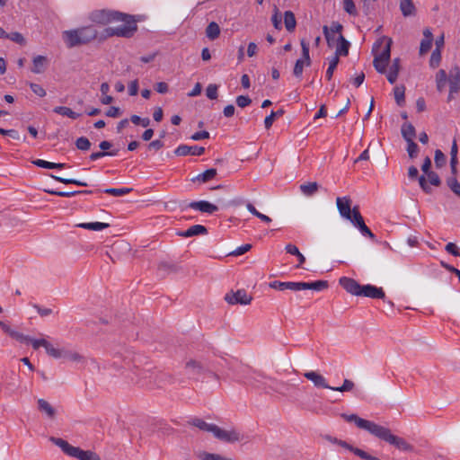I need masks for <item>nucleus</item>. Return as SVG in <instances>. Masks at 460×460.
<instances>
[{"label":"nucleus","mask_w":460,"mask_h":460,"mask_svg":"<svg viewBox=\"0 0 460 460\" xmlns=\"http://www.w3.org/2000/svg\"><path fill=\"white\" fill-rule=\"evenodd\" d=\"M90 20L100 25H108L113 22H121V25L108 27L103 30V40L117 36L130 38L137 30V22L133 16L111 10H97L90 14Z\"/></svg>","instance_id":"nucleus-1"},{"label":"nucleus","mask_w":460,"mask_h":460,"mask_svg":"<svg viewBox=\"0 0 460 460\" xmlns=\"http://www.w3.org/2000/svg\"><path fill=\"white\" fill-rule=\"evenodd\" d=\"M98 36L97 31L93 26H84L75 30L65 31L62 38L68 48L86 44Z\"/></svg>","instance_id":"nucleus-2"},{"label":"nucleus","mask_w":460,"mask_h":460,"mask_svg":"<svg viewBox=\"0 0 460 460\" xmlns=\"http://www.w3.org/2000/svg\"><path fill=\"white\" fill-rule=\"evenodd\" d=\"M392 40L387 37H381L374 44L373 52L375 55L374 66L378 73L384 74L391 57Z\"/></svg>","instance_id":"nucleus-3"},{"label":"nucleus","mask_w":460,"mask_h":460,"mask_svg":"<svg viewBox=\"0 0 460 460\" xmlns=\"http://www.w3.org/2000/svg\"><path fill=\"white\" fill-rule=\"evenodd\" d=\"M270 288L279 291H283L286 289H289L292 291H301L305 289L321 291L328 288V283L325 280H317L314 282H281L275 280L270 283Z\"/></svg>","instance_id":"nucleus-4"},{"label":"nucleus","mask_w":460,"mask_h":460,"mask_svg":"<svg viewBox=\"0 0 460 460\" xmlns=\"http://www.w3.org/2000/svg\"><path fill=\"white\" fill-rule=\"evenodd\" d=\"M50 441L58 446L68 456L78 460H102L96 453L91 450H83L78 447H74L62 438L52 437L50 438Z\"/></svg>","instance_id":"nucleus-5"},{"label":"nucleus","mask_w":460,"mask_h":460,"mask_svg":"<svg viewBox=\"0 0 460 460\" xmlns=\"http://www.w3.org/2000/svg\"><path fill=\"white\" fill-rule=\"evenodd\" d=\"M374 436L379 439H382V440L389 443L390 445L394 446L399 450H402V451H411L412 450L411 445H410L402 438L394 435L391 432V430L386 427L379 425V427Z\"/></svg>","instance_id":"nucleus-6"},{"label":"nucleus","mask_w":460,"mask_h":460,"mask_svg":"<svg viewBox=\"0 0 460 460\" xmlns=\"http://www.w3.org/2000/svg\"><path fill=\"white\" fill-rule=\"evenodd\" d=\"M213 435L217 439L226 443H235L243 439V435L235 428L224 429L218 426H215Z\"/></svg>","instance_id":"nucleus-7"},{"label":"nucleus","mask_w":460,"mask_h":460,"mask_svg":"<svg viewBox=\"0 0 460 460\" xmlns=\"http://www.w3.org/2000/svg\"><path fill=\"white\" fill-rule=\"evenodd\" d=\"M300 44L302 48V58L296 60L293 70V74L296 77L302 75L305 66H309L311 64L309 44L305 40H301Z\"/></svg>","instance_id":"nucleus-8"},{"label":"nucleus","mask_w":460,"mask_h":460,"mask_svg":"<svg viewBox=\"0 0 460 460\" xmlns=\"http://www.w3.org/2000/svg\"><path fill=\"white\" fill-rule=\"evenodd\" d=\"M342 417L349 422L353 421L357 425L358 428L367 430L373 436L375 435L376 431L377 430V429L379 427V424H377L374 421H370V420L362 419L356 414H350V415L343 414Z\"/></svg>","instance_id":"nucleus-9"},{"label":"nucleus","mask_w":460,"mask_h":460,"mask_svg":"<svg viewBox=\"0 0 460 460\" xmlns=\"http://www.w3.org/2000/svg\"><path fill=\"white\" fill-rule=\"evenodd\" d=\"M336 205L341 217L349 222L353 221L354 208H351V199L349 197H339L336 199Z\"/></svg>","instance_id":"nucleus-10"},{"label":"nucleus","mask_w":460,"mask_h":460,"mask_svg":"<svg viewBox=\"0 0 460 460\" xmlns=\"http://www.w3.org/2000/svg\"><path fill=\"white\" fill-rule=\"evenodd\" d=\"M342 26L339 22H332L330 27L324 25L323 28L327 44L330 48H333L339 42L338 36L341 35Z\"/></svg>","instance_id":"nucleus-11"},{"label":"nucleus","mask_w":460,"mask_h":460,"mask_svg":"<svg viewBox=\"0 0 460 460\" xmlns=\"http://www.w3.org/2000/svg\"><path fill=\"white\" fill-rule=\"evenodd\" d=\"M252 296L244 290L238 289L237 291L228 292L225 296V300L230 305H249L252 302Z\"/></svg>","instance_id":"nucleus-12"},{"label":"nucleus","mask_w":460,"mask_h":460,"mask_svg":"<svg viewBox=\"0 0 460 460\" xmlns=\"http://www.w3.org/2000/svg\"><path fill=\"white\" fill-rule=\"evenodd\" d=\"M29 343L31 344L34 349H38L40 347L44 348L46 353L51 358H58L60 356L59 352H58V348L50 343L46 338L35 339L30 337Z\"/></svg>","instance_id":"nucleus-13"},{"label":"nucleus","mask_w":460,"mask_h":460,"mask_svg":"<svg viewBox=\"0 0 460 460\" xmlns=\"http://www.w3.org/2000/svg\"><path fill=\"white\" fill-rule=\"evenodd\" d=\"M356 228L359 230V232L364 236H368L371 239L375 238V234L371 232V230L366 226L363 217L361 216L358 208L354 207V217L353 221L350 222Z\"/></svg>","instance_id":"nucleus-14"},{"label":"nucleus","mask_w":460,"mask_h":460,"mask_svg":"<svg viewBox=\"0 0 460 460\" xmlns=\"http://www.w3.org/2000/svg\"><path fill=\"white\" fill-rule=\"evenodd\" d=\"M448 84L450 88L448 99L451 100L453 98V94L458 93L460 89V69L458 66H454L450 69Z\"/></svg>","instance_id":"nucleus-15"},{"label":"nucleus","mask_w":460,"mask_h":460,"mask_svg":"<svg viewBox=\"0 0 460 460\" xmlns=\"http://www.w3.org/2000/svg\"><path fill=\"white\" fill-rule=\"evenodd\" d=\"M340 285L349 294L360 296L362 286L353 279L342 277L339 280Z\"/></svg>","instance_id":"nucleus-16"},{"label":"nucleus","mask_w":460,"mask_h":460,"mask_svg":"<svg viewBox=\"0 0 460 460\" xmlns=\"http://www.w3.org/2000/svg\"><path fill=\"white\" fill-rule=\"evenodd\" d=\"M205 152V148L199 146H187V145H180L175 150L174 154L178 156H186V155H201Z\"/></svg>","instance_id":"nucleus-17"},{"label":"nucleus","mask_w":460,"mask_h":460,"mask_svg":"<svg viewBox=\"0 0 460 460\" xmlns=\"http://www.w3.org/2000/svg\"><path fill=\"white\" fill-rule=\"evenodd\" d=\"M49 65V60L46 56L38 55L32 58L31 72L36 75L43 74Z\"/></svg>","instance_id":"nucleus-18"},{"label":"nucleus","mask_w":460,"mask_h":460,"mask_svg":"<svg viewBox=\"0 0 460 460\" xmlns=\"http://www.w3.org/2000/svg\"><path fill=\"white\" fill-rule=\"evenodd\" d=\"M304 376L314 383L316 387L332 389L323 376L315 372V371H308L304 374Z\"/></svg>","instance_id":"nucleus-19"},{"label":"nucleus","mask_w":460,"mask_h":460,"mask_svg":"<svg viewBox=\"0 0 460 460\" xmlns=\"http://www.w3.org/2000/svg\"><path fill=\"white\" fill-rule=\"evenodd\" d=\"M360 296L370 298H384L385 292L381 288H376L368 284L362 286Z\"/></svg>","instance_id":"nucleus-20"},{"label":"nucleus","mask_w":460,"mask_h":460,"mask_svg":"<svg viewBox=\"0 0 460 460\" xmlns=\"http://www.w3.org/2000/svg\"><path fill=\"white\" fill-rule=\"evenodd\" d=\"M189 207L195 210H199L200 212L208 214H213L218 209V208L216 205L206 200L193 201L190 203Z\"/></svg>","instance_id":"nucleus-21"},{"label":"nucleus","mask_w":460,"mask_h":460,"mask_svg":"<svg viewBox=\"0 0 460 460\" xmlns=\"http://www.w3.org/2000/svg\"><path fill=\"white\" fill-rule=\"evenodd\" d=\"M432 42H433L432 31H430V29L426 28L423 31V39L421 40L420 45V54L423 55V54L427 53L431 49Z\"/></svg>","instance_id":"nucleus-22"},{"label":"nucleus","mask_w":460,"mask_h":460,"mask_svg":"<svg viewBox=\"0 0 460 460\" xmlns=\"http://www.w3.org/2000/svg\"><path fill=\"white\" fill-rule=\"evenodd\" d=\"M59 357L55 358L56 359L66 358L73 362H83L84 357L76 351L68 350L65 348H58Z\"/></svg>","instance_id":"nucleus-23"},{"label":"nucleus","mask_w":460,"mask_h":460,"mask_svg":"<svg viewBox=\"0 0 460 460\" xmlns=\"http://www.w3.org/2000/svg\"><path fill=\"white\" fill-rule=\"evenodd\" d=\"M337 40L339 42L335 46L336 49L333 57L340 58V56H347L349 54V41H347L343 36H338Z\"/></svg>","instance_id":"nucleus-24"},{"label":"nucleus","mask_w":460,"mask_h":460,"mask_svg":"<svg viewBox=\"0 0 460 460\" xmlns=\"http://www.w3.org/2000/svg\"><path fill=\"white\" fill-rule=\"evenodd\" d=\"M186 371L190 376H195L199 375L203 371V366L193 359L186 362Z\"/></svg>","instance_id":"nucleus-25"},{"label":"nucleus","mask_w":460,"mask_h":460,"mask_svg":"<svg viewBox=\"0 0 460 460\" xmlns=\"http://www.w3.org/2000/svg\"><path fill=\"white\" fill-rule=\"evenodd\" d=\"M53 111L57 114L70 118L72 119H76L81 116L80 113L74 111L66 106H57L54 108Z\"/></svg>","instance_id":"nucleus-26"},{"label":"nucleus","mask_w":460,"mask_h":460,"mask_svg":"<svg viewBox=\"0 0 460 460\" xmlns=\"http://www.w3.org/2000/svg\"><path fill=\"white\" fill-rule=\"evenodd\" d=\"M207 228L201 225H194L189 227L186 231L181 234L183 237H190L194 235L205 234H207Z\"/></svg>","instance_id":"nucleus-27"},{"label":"nucleus","mask_w":460,"mask_h":460,"mask_svg":"<svg viewBox=\"0 0 460 460\" xmlns=\"http://www.w3.org/2000/svg\"><path fill=\"white\" fill-rule=\"evenodd\" d=\"M77 227L91 230V231H102L110 226L107 223L92 222V223H80L76 225Z\"/></svg>","instance_id":"nucleus-28"},{"label":"nucleus","mask_w":460,"mask_h":460,"mask_svg":"<svg viewBox=\"0 0 460 460\" xmlns=\"http://www.w3.org/2000/svg\"><path fill=\"white\" fill-rule=\"evenodd\" d=\"M400 70V61L398 58L394 59L393 64L391 65L389 71L387 73V80L390 84H394Z\"/></svg>","instance_id":"nucleus-29"},{"label":"nucleus","mask_w":460,"mask_h":460,"mask_svg":"<svg viewBox=\"0 0 460 460\" xmlns=\"http://www.w3.org/2000/svg\"><path fill=\"white\" fill-rule=\"evenodd\" d=\"M402 135L406 142L413 141L416 136L414 127L411 123H404L402 126Z\"/></svg>","instance_id":"nucleus-30"},{"label":"nucleus","mask_w":460,"mask_h":460,"mask_svg":"<svg viewBox=\"0 0 460 460\" xmlns=\"http://www.w3.org/2000/svg\"><path fill=\"white\" fill-rule=\"evenodd\" d=\"M400 10L403 16H411L415 13V6L411 0H401Z\"/></svg>","instance_id":"nucleus-31"},{"label":"nucleus","mask_w":460,"mask_h":460,"mask_svg":"<svg viewBox=\"0 0 460 460\" xmlns=\"http://www.w3.org/2000/svg\"><path fill=\"white\" fill-rule=\"evenodd\" d=\"M40 411L44 412L49 418L53 419L56 415L55 409L44 399L38 400Z\"/></svg>","instance_id":"nucleus-32"},{"label":"nucleus","mask_w":460,"mask_h":460,"mask_svg":"<svg viewBox=\"0 0 460 460\" xmlns=\"http://www.w3.org/2000/svg\"><path fill=\"white\" fill-rule=\"evenodd\" d=\"M190 423L201 430L210 432L212 434L216 426V424L207 423L206 421L198 418L191 420Z\"/></svg>","instance_id":"nucleus-33"},{"label":"nucleus","mask_w":460,"mask_h":460,"mask_svg":"<svg viewBox=\"0 0 460 460\" xmlns=\"http://www.w3.org/2000/svg\"><path fill=\"white\" fill-rule=\"evenodd\" d=\"M448 82L447 75L444 69H440L436 74V84L438 92H442Z\"/></svg>","instance_id":"nucleus-34"},{"label":"nucleus","mask_w":460,"mask_h":460,"mask_svg":"<svg viewBox=\"0 0 460 460\" xmlns=\"http://www.w3.org/2000/svg\"><path fill=\"white\" fill-rule=\"evenodd\" d=\"M285 250L289 254H292V255H295L297 257L298 259V265H297V268H300L305 261V256L299 252L298 248L292 244V243H288L286 245L285 247Z\"/></svg>","instance_id":"nucleus-35"},{"label":"nucleus","mask_w":460,"mask_h":460,"mask_svg":"<svg viewBox=\"0 0 460 460\" xmlns=\"http://www.w3.org/2000/svg\"><path fill=\"white\" fill-rule=\"evenodd\" d=\"M219 34H220L219 25L215 22H211L206 28V36L209 40H214L218 38Z\"/></svg>","instance_id":"nucleus-36"},{"label":"nucleus","mask_w":460,"mask_h":460,"mask_svg":"<svg viewBox=\"0 0 460 460\" xmlns=\"http://www.w3.org/2000/svg\"><path fill=\"white\" fill-rule=\"evenodd\" d=\"M32 163H33V164H35L38 167L46 168V169H61V168L65 167V164H60V163L57 164V163L48 162V161H45L42 159L34 160Z\"/></svg>","instance_id":"nucleus-37"},{"label":"nucleus","mask_w":460,"mask_h":460,"mask_svg":"<svg viewBox=\"0 0 460 460\" xmlns=\"http://www.w3.org/2000/svg\"><path fill=\"white\" fill-rule=\"evenodd\" d=\"M285 27L288 31H293L296 28V18L291 11H286L284 13Z\"/></svg>","instance_id":"nucleus-38"},{"label":"nucleus","mask_w":460,"mask_h":460,"mask_svg":"<svg viewBox=\"0 0 460 460\" xmlns=\"http://www.w3.org/2000/svg\"><path fill=\"white\" fill-rule=\"evenodd\" d=\"M318 184L316 182H306L300 185L302 193L305 196H313L318 190Z\"/></svg>","instance_id":"nucleus-39"},{"label":"nucleus","mask_w":460,"mask_h":460,"mask_svg":"<svg viewBox=\"0 0 460 460\" xmlns=\"http://www.w3.org/2000/svg\"><path fill=\"white\" fill-rule=\"evenodd\" d=\"M339 58L337 57H331L328 59V68L326 71L325 77L328 81H330L333 75L334 70L336 69L338 64H339Z\"/></svg>","instance_id":"nucleus-40"},{"label":"nucleus","mask_w":460,"mask_h":460,"mask_svg":"<svg viewBox=\"0 0 460 460\" xmlns=\"http://www.w3.org/2000/svg\"><path fill=\"white\" fill-rule=\"evenodd\" d=\"M216 175H217V170L214 169V168H211V169H208V170L205 171L202 173H199L195 178V180H197L199 182H203L204 183V182H207V181L212 180L213 178H215Z\"/></svg>","instance_id":"nucleus-41"},{"label":"nucleus","mask_w":460,"mask_h":460,"mask_svg":"<svg viewBox=\"0 0 460 460\" xmlns=\"http://www.w3.org/2000/svg\"><path fill=\"white\" fill-rule=\"evenodd\" d=\"M51 177L53 179H55L57 181L62 182L64 184H75V185L83 186V187H85L88 185L86 182L79 181V180H75V179H66V178H62V177L56 176V175H52Z\"/></svg>","instance_id":"nucleus-42"},{"label":"nucleus","mask_w":460,"mask_h":460,"mask_svg":"<svg viewBox=\"0 0 460 460\" xmlns=\"http://www.w3.org/2000/svg\"><path fill=\"white\" fill-rule=\"evenodd\" d=\"M441 62V50L439 49H434L431 53L430 59H429V66L432 68H436L439 66Z\"/></svg>","instance_id":"nucleus-43"},{"label":"nucleus","mask_w":460,"mask_h":460,"mask_svg":"<svg viewBox=\"0 0 460 460\" xmlns=\"http://www.w3.org/2000/svg\"><path fill=\"white\" fill-rule=\"evenodd\" d=\"M404 92H405V88L402 85L396 86L394 89V99H395L397 104L400 106L402 105L404 102Z\"/></svg>","instance_id":"nucleus-44"},{"label":"nucleus","mask_w":460,"mask_h":460,"mask_svg":"<svg viewBox=\"0 0 460 460\" xmlns=\"http://www.w3.org/2000/svg\"><path fill=\"white\" fill-rule=\"evenodd\" d=\"M262 379H264V377L261 375H255L247 380V384L254 388L261 389L263 388Z\"/></svg>","instance_id":"nucleus-45"},{"label":"nucleus","mask_w":460,"mask_h":460,"mask_svg":"<svg viewBox=\"0 0 460 460\" xmlns=\"http://www.w3.org/2000/svg\"><path fill=\"white\" fill-rule=\"evenodd\" d=\"M354 383L351 381V380H349V379H345L343 381V384L341 386H338V387H334V386H332V391H338V392H349V391H351L353 388H354Z\"/></svg>","instance_id":"nucleus-46"},{"label":"nucleus","mask_w":460,"mask_h":460,"mask_svg":"<svg viewBox=\"0 0 460 460\" xmlns=\"http://www.w3.org/2000/svg\"><path fill=\"white\" fill-rule=\"evenodd\" d=\"M129 191H130V189H128V188H119V189L111 188V189L105 190V193L111 194L115 197H120V196L126 195Z\"/></svg>","instance_id":"nucleus-47"},{"label":"nucleus","mask_w":460,"mask_h":460,"mask_svg":"<svg viewBox=\"0 0 460 460\" xmlns=\"http://www.w3.org/2000/svg\"><path fill=\"white\" fill-rule=\"evenodd\" d=\"M130 120L132 123H134L135 125H140L142 126L143 128H146L149 126L150 124V119L149 118H140L139 116L137 115H132L130 117Z\"/></svg>","instance_id":"nucleus-48"},{"label":"nucleus","mask_w":460,"mask_h":460,"mask_svg":"<svg viewBox=\"0 0 460 460\" xmlns=\"http://www.w3.org/2000/svg\"><path fill=\"white\" fill-rule=\"evenodd\" d=\"M31 90L33 92L34 94H36L39 97H45L47 94L46 90L38 84L35 83H29Z\"/></svg>","instance_id":"nucleus-49"},{"label":"nucleus","mask_w":460,"mask_h":460,"mask_svg":"<svg viewBox=\"0 0 460 460\" xmlns=\"http://www.w3.org/2000/svg\"><path fill=\"white\" fill-rule=\"evenodd\" d=\"M75 146L78 149L86 151L90 148L91 143L88 138L81 137L76 139Z\"/></svg>","instance_id":"nucleus-50"},{"label":"nucleus","mask_w":460,"mask_h":460,"mask_svg":"<svg viewBox=\"0 0 460 460\" xmlns=\"http://www.w3.org/2000/svg\"><path fill=\"white\" fill-rule=\"evenodd\" d=\"M217 90L218 87L217 84H210L208 85L206 89V95L210 100H215L217 98Z\"/></svg>","instance_id":"nucleus-51"},{"label":"nucleus","mask_w":460,"mask_h":460,"mask_svg":"<svg viewBox=\"0 0 460 460\" xmlns=\"http://www.w3.org/2000/svg\"><path fill=\"white\" fill-rule=\"evenodd\" d=\"M434 160L437 167H442L446 164V156L439 149L435 151Z\"/></svg>","instance_id":"nucleus-52"},{"label":"nucleus","mask_w":460,"mask_h":460,"mask_svg":"<svg viewBox=\"0 0 460 460\" xmlns=\"http://www.w3.org/2000/svg\"><path fill=\"white\" fill-rule=\"evenodd\" d=\"M408 146H407V152H408V155L411 158H414L417 156L418 155V152H419V147L417 146V144L413 141H409L407 142Z\"/></svg>","instance_id":"nucleus-53"},{"label":"nucleus","mask_w":460,"mask_h":460,"mask_svg":"<svg viewBox=\"0 0 460 460\" xmlns=\"http://www.w3.org/2000/svg\"><path fill=\"white\" fill-rule=\"evenodd\" d=\"M343 8L349 14H357L356 6L353 0H343Z\"/></svg>","instance_id":"nucleus-54"},{"label":"nucleus","mask_w":460,"mask_h":460,"mask_svg":"<svg viewBox=\"0 0 460 460\" xmlns=\"http://www.w3.org/2000/svg\"><path fill=\"white\" fill-rule=\"evenodd\" d=\"M8 39L13 42L20 44V45H24L26 42L24 37L20 32H17V31L9 33Z\"/></svg>","instance_id":"nucleus-55"},{"label":"nucleus","mask_w":460,"mask_h":460,"mask_svg":"<svg viewBox=\"0 0 460 460\" xmlns=\"http://www.w3.org/2000/svg\"><path fill=\"white\" fill-rule=\"evenodd\" d=\"M251 248H252V245L249 243L241 245V246L237 247L234 251L230 252V255L240 256V255L247 252Z\"/></svg>","instance_id":"nucleus-56"},{"label":"nucleus","mask_w":460,"mask_h":460,"mask_svg":"<svg viewBox=\"0 0 460 460\" xmlns=\"http://www.w3.org/2000/svg\"><path fill=\"white\" fill-rule=\"evenodd\" d=\"M445 250L454 255V256H459L460 257V252H459V248L458 246L454 243H448L446 247H445Z\"/></svg>","instance_id":"nucleus-57"},{"label":"nucleus","mask_w":460,"mask_h":460,"mask_svg":"<svg viewBox=\"0 0 460 460\" xmlns=\"http://www.w3.org/2000/svg\"><path fill=\"white\" fill-rule=\"evenodd\" d=\"M447 183L452 191L460 197V183L456 181V179H449Z\"/></svg>","instance_id":"nucleus-58"},{"label":"nucleus","mask_w":460,"mask_h":460,"mask_svg":"<svg viewBox=\"0 0 460 460\" xmlns=\"http://www.w3.org/2000/svg\"><path fill=\"white\" fill-rule=\"evenodd\" d=\"M426 175L430 184L434 186H438L440 184V179L436 172H428Z\"/></svg>","instance_id":"nucleus-59"},{"label":"nucleus","mask_w":460,"mask_h":460,"mask_svg":"<svg viewBox=\"0 0 460 460\" xmlns=\"http://www.w3.org/2000/svg\"><path fill=\"white\" fill-rule=\"evenodd\" d=\"M251 102L252 101L248 96L240 95L236 98V104L241 108L248 106L251 103Z\"/></svg>","instance_id":"nucleus-60"},{"label":"nucleus","mask_w":460,"mask_h":460,"mask_svg":"<svg viewBox=\"0 0 460 460\" xmlns=\"http://www.w3.org/2000/svg\"><path fill=\"white\" fill-rule=\"evenodd\" d=\"M138 93V81L133 80L128 84V94L130 96H135Z\"/></svg>","instance_id":"nucleus-61"},{"label":"nucleus","mask_w":460,"mask_h":460,"mask_svg":"<svg viewBox=\"0 0 460 460\" xmlns=\"http://www.w3.org/2000/svg\"><path fill=\"white\" fill-rule=\"evenodd\" d=\"M209 137V133L208 131H199V132H196L194 133L190 138L194 141H199V140H201V139H207Z\"/></svg>","instance_id":"nucleus-62"},{"label":"nucleus","mask_w":460,"mask_h":460,"mask_svg":"<svg viewBox=\"0 0 460 460\" xmlns=\"http://www.w3.org/2000/svg\"><path fill=\"white\" fill-rule=\"evenodd\" d=\"M271 20H272V23H273L274 27L277 30H279L281 28V18L279 15V10L277 7H275V13H274Z\"/></svg>","instance_id":"nucleus-63"},{"label":"nucleus","mask_w":460,"mask_h":460,"mask_svg":"<svg viewBox=\"0 0 460 460\" xmlns=\"http://www.w3.org/2000/svg\"><path fill=\"white\" fill-rule=\"evenodd\" d=\"M276 117H278V113L275 111H271V113L265 118L264 125L266 128H270L272 126Z\"/></svg>","instance_id":"nucleus-64"}]
</instances>
